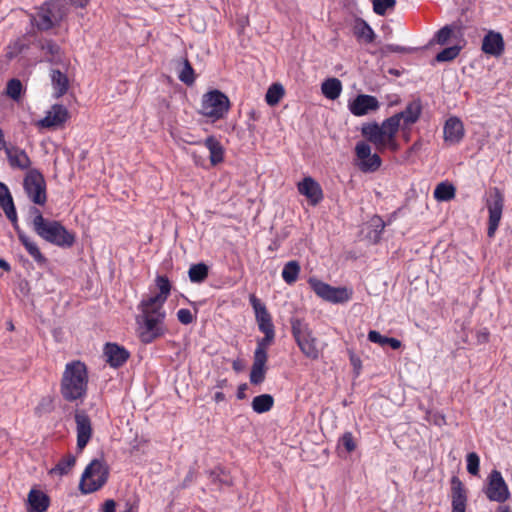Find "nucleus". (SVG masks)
<instances>
[{"mask_svg": "<svg viewBox=\"0 0 512 512\" xmlns=\"http://www.w3.org/2000/svg\"><path fill=\"white\" fill-rule=\"evenodd\" d=\"M104 355L111 367H121L129 358V352L116 343H107L104 347Z\"/></svg>", "mask_w": 512, "mask_h": 512, "instance_id": "nucleus-21", "label": "nucleus"}, {"mask_svg": "<svg viewBox=\"0 0 512 512\" xmlns=\"http://www.w3.org/2000/svg\"><path fill=\"white\" fill-rule=\"evenodd\" d=\"M228 385V381L227 379H220L217 381L216 383V387L219 388V389H223L225 388L226 386Z\"/></svg>", "mask_w": 512, "mask_h": 512, "instance_id": "nucleus-64", "label": "nucleus"}, {"mask_svg": "<svg viewBox=\"0 0 512 512\" xmlns=\"http://www.w3.org/2000/svg\"><path fill=\"white\" fill-rule=\"evenodd\" d=\"M232 368L236 372H241L244 368V364L241 360L237 359L233 361Z\"/></svg>", "mask_w": 512, "mask_h": 512, "instance_id": "nucleus-59", "label": "nucleus"}, {"mask_svg": "<svg viewBox=\"0 0 512 512\" xmlns=\"http://www.w3.org/2000/svg\"><path fill=\"white\" fill-rule=\"evenodd\" d=\"M466 461H467V471L471 475L477 476L479 473V463H480V459H479V456L477 455V453H475V452L468 453L467 457H466Z\"/></svg>", "mask_w": 512, "mask_h": 512, "instance_id": "nucleus-48", "label": "nucleus"}, {"mask_svg": "<svg viewBox=\"0 0 512 512\" xmlns=\"http://www.w3.org/2000/svg\"><path fill=\"white\" fill-rule=\"evenodd\" d=\"M355 154L359 160L358 168L364 173H371L377 171L382 160L376 153H371V147L364 141H360L355 146Z\"/></svg>", "mask_w": 512, "mask_h": 512, "instance_id": "nucleus-11", "label": "nucleus"}, {"mask_svg": "<svg viewBox=\"0 0 512 512\" xmlns=\"http://www.w3.org/2000/svg\"><path fill=\"white\" fill-rule=\"evenodd\" d=\"M284 95V89L280 84H272L265 95L266 102L273 106L276 105Z\"/></svg>", "mask_w": 512, "mask_h": 512, "instance_id": "nucleus-44", "label": "nucleus"}, {"mask_svg": "<svg viewBox=\"0 0 512 512\" xmlns=\"http://www.w3.org/2000/svg\"><path fill=\"white\" fill-rule=\"evenodd\" d=\"M299 273V263L295 260H292L284 265V268L282 270V278L287 284L291 285L297 281Z\"/></svg>", "mask_w": 512, "mask_h": 512, "instance_id": "nucleus-39", "label": "nucleus"}, {"mask_svg": "<svg viewBox=\"0 0 512 512\" xmlns=\"http://www.w3.org/2000/svg\"><path fill=\"white\" fill-rule=\"evenodd\" d=\"M490 501L504 503L510 497L509 488L498 470H492L488 476V484L484 490Z\"/></svg>", "mask_w": 512, "mask_h": 512, "instance_id": "nucleus-10", "label": "nucleus"}, {"mask_svg": "<svg viewBox=\"0 0 512 512\" xmlns=\"http://www.w3.org/2000/svg\"><path fill=\"white\" fill-rule=\"evenodd\" d=\"M0 268L6 272H9L11 270L10 264L2 258H0Z\"/></svg>", "mask_w": 512, "mask_h": 512, "instance_id": "nucleus-62", "label": "nucleus"}, {"mask_svg": "<svg viewBox=\"0 0 512 512\" xmlns=\"http://www.w3.org/2000/svg\"><path fill=\"white\" fill-rule=\"evenodd\" d=\"M155 283L157 288L159 289V293L156 295H149V297L165 304V302L168 299V296L170 295L171 283L168 277L165 275H158L155 279Z\"/></svg>", "mask_w": 512, "mask_h": 512, "instance_id": "nucleus-33", "label": "nucleus"}, {"mask_svg": "<svg viewBox=\"0 0 512 512\" xmlns=\"http://www.w3.org/2000/svg\"><path fill=\"white\" fill-rule=\"evenodd\" d=\"M460 53V47L459 46H451L443 49L441 52H439L435 59L437 62H447L455 59Z\"/></svg>", "mask_w": 512, "mask_h": 512, "instance_id": "nucleus-46", "label": "nucleus"}, {"mask_svg": "<svg viewBox=\"0 0 512 512\" xmlns=\"http://www.w3.org/2000/svg\"><path fill=\"white\" fill-rule=\"evenodd\" d=\"M248 386L246 383L240 384L237 390V398L240 400H243L246 398L245 391L247 390Z\"/></svg>", "mask_w": 512, "mask_h": 512, "instance_id": "nucleus-58", "label": "nucleus"}, {"mask_svg": "<svg viewBox=\"0 0 512 512\" xmlns=\"http://www.w3.org/2000/svg\"><path fill=\"white\" fill-rule=\"evenodd\" d=\"M58 9V4L53 1H48L42 4L36 13L30 15L31 24L40 31H47L54 27L55 11Z\"/></svg>", "mask_w": 512, "mask_h": 512, "instance_id": "nucleus-12", "label": "nucleus"}, {"mask_svg": "<svg viewBox=\"0 0 512 512\" xmlns=\"http://www.w3.org/2000/svg\"><path fill=\"white\" fill-rule=\"evenodd\" d=\"M88 370L85 363L74 360L66 364L60 382V393L68 402L83 400L88 390Z\"/></svg>", "mask_w": 512, "mask_h": 512, "instance_id": "nucleus-3", "label": "nucleus"}, {"mask_svg": "<svg viewBox=\"0 0 512 512\" xmlns=\"http://www.w3.org/2000/svg\"><path fill=\"white\" fill-rule=\"evenodd\" d=\"M51 82L55 90V98L62 97L69 88V80L65 73H62L58 69L51 70Z\"/></svg>", "mask_w": 512, "mask_h": 512, "instance_id": "nucleus-30", "label": "nucleus"}, {"mask_svg": "<svg viewBox=\"0 0 512 512\" xmlns=\"http://www.w3.org/2000/svg\"><path fill=\"white\" fill-rule=\"evenodd\" d=\"M464 137L463 123L457 117L449 118L444 125V139L450 144L459 143Z\"/></svg>", "mask_w": 512, "mask_h": 512, "instance_id": "nucleus-24", "label": "nucleus"}, {"mask_svg": "<svg viewBox=\"0 0 512 512\" xmlns=\"http://www.w3.org/2000/svg\"><path fill=\"white\" fill-rule=\"evenodd\" d=\"M350 112L355 116H364L370 112L377 111L380 103L375 96L359 94L348 105Z\"/></svg>", "mask_w": 512, "mask_h": 512, "instance_id": "nucleus-14", "label": "nucleus"}, {"mask_svg": "<svg viewBox=\"0 0 512 512\" xmlns=\"http://www.w3.org/2000/svg\"><path fill=\"white\" fill-rule=\"evenodd\" d=\"M455 187L446 182L439 183L434 190V198L438 201H449L455 197Z\"/></svg>", "mask_w": 512, "mask_h": 512, "instance_id": "nucleus-40", "label": "nucleus"}, {"mask_svg": "<svg viewBox=\"0 0 512 512\" xmlns=\"http://www.w3.org/2000/svg\"><path fill=\"white\" fill-rule=\"evenodd\" d=\"M0 207L3 209L6 217L11 221L14 228H17V213L13 198L6 184L0 182Z\"/></svg>", "mask_w": 512, "mask_h": 512, "instance_id": "nucleus-23", "label": "nucleus"}, {"mask_svg": "<svg viewBox=\"0 0 512 512\" xmlns=\"http://www.w3.org/2000/svg\"><path fill=\"white\" fill-rule=\"evenodd\" d=\"M381 51H382V53H386V52L408 53V52H410V49L400 46V45L388 44V45L384 46Z\"/></svg>", "mask_w": 512, "mask_h": 512, "instance_id": "nucleus-54", "label": "nucleus"}, {"mask_svg": "<svg viewBox=\"0 0 512 512\" xmlns=\"http://www.w3.org/2000/svg\"><path fill=\"white\" fill-rule=\"evenodd\" d=\"M17 232V236L19 241L23 244L27 252L34 259V261L40 265L45 266L48 263L47 258L42 254L39 247L35 242H33L17 225V228H14Z\"/></svg>", "mask_w": 512, "mask_h": 512, "instance_id": "nucleus-25", "label": "nucleus"}, {"mask_svg": "<svg viewBox=\"0 0 512 512\" xmlns=\"http://www.w3.org/2000/svg\"><path fill=\"white\" fill-rule=\"evenodd\" d=\"M74 419L77 432V450L81 452L92 438V423L90 417L84 410H76Z\"/></svg>", "mask_w": 512, "mask_h": 512, "instance_id": "nucleus-13", "label": "nucleus"}, {"mask_svg": "<svg viewBox=\"0 0 512 512\" xmlns=\"http://www.w3.org/2000/svg\"><path fill=\"white\" fill-rule=\"evenodd\" d=\"M372 222L375 227V231L380 234L384 230L385 223L383 222V220L380 217L374 218L372 220Z\"/></svg>", "mask_w": 512, "mask_h": 512, "instance_id": "nucleus-57", "label": "nucleus"}, {"mask_svg": "<svg viewBox=\"0 0 512 512\" xmlns=\"http://www.w3.org/2000/svg\"><path fill=\"white\" fill-rule=\"evenodd\" d=\"M76 463V456L71 453L65 455L55 467L50 470V474H58L60 476L66 475L74 467Z\"/></svg>", "mask_w": 512, "mask_h": 512, "instance_id": "nucleus-36", "label": "nucleus"}, {"mask_svg": "<svg viewBox=\"0 0 512 512\" xmlns=\"http://www.w3.org/2000/svg\"><path fill=\"white\" fill-rule=\"evenodd\" d=\"M267 358L258 352L257 356L253 357V364L250 372V382L253 385L261 384L265 380Z\"/></svg>", "mask_w": 512, "mask_h": 512, "instance_id": "nucleus-29", "label": "nucleus"}, {"mask_svg": "<svg viewBox=\"0 0 512 512\" xmlns=\"http://www.w3.org/2000/svg\"><path fill=\"white\" fill-rule=\"evenodd\" d=\"M386 148H389L394 152L399 149V144L396 141V135H393L391 138L389 136L384 138V150Z\"/></svg>", "mask_w": 512, "mask_h": 512, "instance_id": "nucleus-55", "label": "nucleus"}, {"mask_svg": "<svg viewBox=\"0 0 512 512\" xmlns=\"http://www.w3.org/2000/svg\"><path fill=\"white\" fill-rule=\"evenodd\" d=\"M291 331L300 351L309 359L317 360L320 356L318 340L308 323L299 318H291Z\"/></svg>", "mask_w": 512, "mask_h": 512, "instance_id": "nucleus-4", "label": "nucleus"}, {"mask_svg": "<svg viewBox=\"0 0 512 512\" xmlns=\"http://www.w3.org/2000/svg\"><path fill=\"white\" fill-rule=\"evenodd\" d=\"M163 306L164 303L154 300L149 296L143 297L138 304L137 308L140 313L136 316L135 320L142 343H152L165 334L166 329L163 326V322L166 313Z\"/></svg>", "mask_w": 512, "mask_h": 512, "instance_id": "nucleus-1", "label": "nucleus"}, {"mask_svg": "<svg viewBox=\"0 0 512 512\" xmlns=\"http://www.w3.org/2000/svg\"><path fill=\"white\" fill-rule=\"evenodd\" d=\"M452 35V28L448 25L442 27L437 33H436V41L440 45H444L448 42Z\"/></svg>", "mask_w": 512, "mask_h": 512, "instance_id": "nucleus-50", "label": "nucleus"}, {"mask_svg": "<svg viewBox=\"0 0 512 512\" xmlns=\"http://www.w3.org/2000/svg\"><path fill=\"white\" fill-rule=\"evenodd\" d=\"M53 409V403H52V399L47 397V398H43L39 405L36 407V413L37 414H42V413H49L51 412Z\"/></svg>", "mask_w": 512, "mask_h": 512, "instance_id": "nucleus-52", "label": "nucleus"}, {"mask_svg": "<svg viewBox=\"0 0 512 512\" xmlns=\"http://www.w3.org/2000/svg\"><path fill=\"white\" fill-rule=\"evenodd\" d=\"M34 44L44 53L46 61L52 64L62 63L63 52L60 46L54 40L47 38H39L35 41Z\"/></svg>", "mask_w": 512, "mask_h": 512, "instance_id": "nucleus-18", "label": "nucleus"}, {"mask_svg": "<svg viewBox=\"0 0 512 512\" xmlns=\"http://www.w3.org/2000/svg\"><path fill=\"white\" fill-rule=\"evenodd\" d=\"M451 512H466L467 490L457 476L451 478Z\"/></svg>", "mask_w": 512, "mask_h": 512, "instance_id": "nucleus-15", "label": "nucleus"}, {"mask_svg": "<svg viewBox=\"0 0 512 512\" xmlns=\"http://www.w3.org/2000/svg\"><path fill=\"white\" fill-rule=\"evenodd\" d=\"M321 91L326 98L335 100L341 94L342 83L337 78H329L322 83Z\"/></svg>", "mask_w": 512, "mask_h": 512, "instance_id": "nucleus-32", "label": "nucleus"}, {"mask_svg": "<svg viewBox=\"0 0 512 512\" xmlns=\"http://www.w3.org/2000/svg\"><path fill=\"white\" fill-rule=\"evenodd\" d=\"M69 118L67 108L61 104H54L47 115L39 121V125L45 128L62 126Z\"/></svg>", "mask_w": 512, "mask_h": 512, "instance_id": "nucleus-19", "label": "nucleus"}, {"mask_svg": "<svg viewBox=\"0 0 512 512\" xmlns=\"http://www.w3.org/2000/svg\"><path fill=\"white\" fill-rule=\"evenodd\" d=\"M29 212L33 215V230L40 238L61 248L74 245L75 234L68 231L61 222L44 218L41 211L34 206L30 207Z\"/></svg>", "mask_w": 512, "mask_h": 512, "instance_id": "nucleus-2", "label": "nucleus"}, {"mask_svg": "<svg viewBox=\"0 0 512 512\" xmlns=\"http://www.w3.org/2000/svg\"><path fill=\"white\" fill-rule=\"evenodd\" d=\"M361 133L369 142L376 146L378 151H384L385 135L383 129L378 123L373 122L363 125Z\"/></svg>", "mask_w": 512, "mask_h": 512, "instance_id": "nucleus-26", "label": "nucleus"}, {"mask_svg": "<svg viewBox=\"0 0 512 512\" xmlns=\"http://www.w3.org/2000/svg\"><path fill=\"white\" fill-rule=\"evenodd\" d=\"M182 69L178 74V78L184 84L190 86L195 82L194 69L187 58H183L180 61Z\"/></svg>", "mask_w": 512, "mask_h": 512, "instance_id": "nucleus-41", "label": "nucleus"}, {"mask_svg": "<svg viewBox=\"0 0 512 512\" xmlns=\"http://www.w3.org/2000/svg\"><path fill=\"white\" fill-rule=\"evenodd\" d=\"M308 283L317 296L332 303L347 302L352 295L345 287H333L315 278H310Z\"/></svg>", "mask_w": 512, "mask_h": 512, "instance_id": "nucleus-8", "label": "nucleus"}, {"mask_svg": "<svg viewBox=\"0 0 512 512\" xmlns=\"http://www.w3.org/2000/svg\"><path fill=\"white\" fill-rule=\"evenodd\" d=\"M116 502L113 499H108L103 504V512H115Z\"/></svg>", "mask_w": 512, "mask_h": 512, "instance_id": "nucleus-56", "label": "nucleus"}, {"mask_svg": "<svg viewBox=\"0 0 512 512\" xmlns=\"http://www.w3.org/2000/svg\"><path fill=\"white\" fill-rule=\"evenodd\" d=\"M248 117L250 120L252 121H258L259 118H260V112L257 111L256 109H251L249 112H248Z\"/></svg>", "mask_w": 512, "mask_h": 512, "instance_id": "nucleus-60", "label": "nucleus"}, {"mask_svg": "<svg viewBox=\"0 0 512 512\" xmlns=\"http://www.w3.org/2000/svg\"><path fill=\"white\" fill-rule=\"evenodd\" d=\"M5 153L11 168L26 170L31 166V160L25 150L11 146L5 148Z\"/></svg>", "mask_w": 512, "mask_h": 512, "instance_id": "nucleus-22", "label": "nucleus"}, {"mask_svg": "<svg viewBox=\"0 0 512 512\" xmlns=\"http://www.w3.org/2000/svg\"><path fill=\"white\" fill-rule=\"evenodd\" d=\"M421 111V102L415 100L410 102L403 111L396 113V116L399 117L400 121L403 120L404 127H408L418 121Z\"/></svg>", "mask_w": 512, "mask_h": 512, "instance_id": "nucleus-28", "label": "nucleus"}, {"mask_svg": "<svg viewBox=\"0 0 512 512\" xmlns=\"http://www.w3.org/2000/svg\"><path fill=\"white\" fill-rule=\"evenodd\" d=\"M23 187L34 204L43 206L46 203V182L39 170L31 169L28 171L23 181Z\"/></svg>", "mask_w": 512, "mask_h": 512, "instance_id": "nucleus-7", "label": "nucleus"}, {"mask_svg": "<svg viewBox=\"0 0 512 512\" xmlns=\"http://www.w3.org/2000/svg\"><path fill=\"white\" fill-rule=\"evenodd\" d=\"M22 83L19 79L13 78L8 81L6 86V94L13 100L17 101L20 99L22 92Z\"/></svg>", "mask_w": 512, "mask_h": 512, "instance_id": "nucleus-45", "label": "nucleus"}, {"mask_svg": "<svg viewBox=\"0 0 512 512\" xmlns=\"http://www.w3.org/2000/svg\"><path fill=\"white\" fill-rule=\"evenodd\" d=\"M481 49L485 54L501 56L505 49L502 35L499 32L489 31L483 38Z\"/></svg>", "mask_w": 512, "mask_h": 512, "instance_id": "nucleus-20", "label": "nucleus"}, {"mask_svg": "<svg viewBox=\"0 0 512 512\" xmlns=\"http://www.w3.org/2000/svg\"><path fill=\"white\" fill-rule=\"evenodd\" d=\"M177 318L179 322H181L184 325H188L193 322V315L189 309H180L177 312Z\"/></svg>", "mask_w": 512, "mask_h": 512, "instance_id": "nucleus-53", "label": "nucleus"}, {"mask_svg": "<svg viewBox=\"0 0 512 512\" xmlns=\"http://www.w3.org/2000/svg\"><path fill=\"white\" fill-rule=\"evenodd\" d=\"M205 146L210 152V161L212 165H217L223 161L224 149L215 137L209 136L206 138Z\"/></svg>", "mask_w": 512, "mask_h": 512, "instance_id": "nucleus-31", "label": "nucleus"}, {"mask_svg": "<svg viewBox=\"0 0 512 512\" xmlns=\"http://www.w3.org/2000/svg\"><path fill=\"white\" fill-rule=\"evenodd\" d=\"M70 2H71V4H73L77 7L84 8L89 3V0H70Z\"/></svg>", "mask_w": 512, "mask_h": 512, "instance_id": "nucleus-61", "label": "nucleus"}, {"mask_svg": "<svg viewBox=\"0 0 512 512\" xmlns=\"http://www.w3.org/2000/svg\"><path fill=\"white\" fill-rule=\"evenodd\" d=\"M109 477V467L103 460L94 459L86 467L80 481V489L88 494L102 488Z\"/></svg>", "mask_w": 512, "mask_h": 512, "instance_id": "nucleus-5", "label": "nucleus"}, {"mask_svg": "<svg viewBox=\"0 0 512 512\" xmlns=\"http://www.w3.org/2000/svg\"><path fill=\"white\" fill-rule=\"evenodd\" d=\"M28 512H45L50 504V499L47 494L41 490L31 489L28 498Z\"/></svg>", "mask_w": 512, "mask_h": 512, "instance_id": "nucleus-27", "label": "nucleus"}, {"mask_svg": "<svg viewBox=\"0 0 512 512\" xmlns=\"http://www.w3.org/2000/svg\"><path fill=\"white\" fill-rule=\"evenodd\" d=\"M368 340L377 343L380 346L390 345L392 349L396 350L401 347V341L396 338H391L381 335L378 331L371 330L368 333Z\"/></svg>", "mask_w": 512, "mask_h": 512, "instance_id": "nucleus-37", "label": "nucleus"}, {"mask_svg": "<svg viewBox=\"0 0 512 512\" xmlns=\"http://www.w3.org/2000/svg\"><path fill=\"white\" fill-rule=\"evenodd\" d=\"M400 123L401 121L396 114L384 120L380 126L383 129L385 137L389 136L391 138L393 135H396L399 130Z\"/></svg>", "mask_w": 512, "mask_h": 512, "instance_id": "nucleus-43", "label": "nucleus"}, {"mask_svg": "<svg viewBox=\"0 0 512 512\" xmlns=\"http://www.w3.org/2000/svg\"><path fill=\"white\" fill-rule=\"evenodd\" d=\"M298 191L308 199L311 205H317L323 199V190L320 184L310 176L298 183Z\"/></svg>", "mask_w": 512, "mask_h": 512, "instance_id": "nucleus-17", "label": "nucleus"}, {"mask_svg": "<svg viewBox=\"0 0 512 512\" xmlns=\"http://www.w3.org/2000/svg\"><path fill=\"white\" fill-rule=\"evenodd\" d=\"M341 444L344 446L347 452H353L356 449V443L351 432H345L341 439Z\"/></svg>", "mask_w": 512, "mask_h": 512, "instance_id": "nucleus-51", "label": "nucleus"}, {"mask_svg": "<svg viewBox=\"0 0 512 512\" xmlns=\"http://www.w3.org/2000/svg\"><path fill=\"white\" fill-rule=\"evenodd\" d=\"M208 273V266L205 263H198L191 265L188 271V276L191 282L202 283L207 279Z\"/></svg>", "mask_w": 512, "mask_h": 512, "instance_id": "nucleus-38", "label": "nucleus"}, {"mask_svg": "<svg viewBox=\"0 0 512 512\" xmlns=\"http://www.w3.org/2000/svg\"><path fill=\"white\" fill-rule=\"evenodd\" d=\"M264 337L257 341V347L254 352V356H257L258 352L264 355V358L268 359L267 348L273 343L275 338V330L262 331Z\"/></svg>", "mask_w": 512, "mask_h": 512, "instance_id": "nucleus-42", "label": "nucleus"}, {"mask_svg": "<svg viewBox=\"0 0 512 512\" xmlns=\"http://www.w3.org/2000/svg\"><path fill=\"white\" fill-rule=\"evenodd\" d=\"M396 0H373V10L378 15H385L387 9L393 8Z\"/></svg>", "mask_w": 512, "mask_h": 512, "instance_id": "nucleus-49", "label": "nucleus"}, {"mask_svg": "<svg viewBox=\"0 0 512 512\" xmlns=\"http://www.w3.org/2000/svg\"><path fill=\"white\" fill-rule=\"evenodd\" d=\"M249 301L254 310L259 330L261 332L275 330L274 325L272 323L271 315L268 312L265 304L262 303L261 300L258 299L255 294H251L249 296Z\"/></svg>", "mask_w": 512, "mask_h": 512, "instance_id": "nucleus-16", "label": "nucleus"}, {"mask_svg": "<svg viewBox=\"0 0 512 512\" xmlns=\"http://www.w3.org/2000/svg\"><path fill=\"white\" fill-rule=\"evenodd\" d=\"M214 400L216 403L222 402L225 400V395L222 392H216L214 395Z\"/></svg>", "mask_w": 512, "mask_h": 512, "instance_id": "nucleus-63", "label": "nucleus"}, {"mask_svg": "<svg viewBox=\"0 0 512 512\" xmlns=\"http://www.w3.org/2000/svg\"><path fill=\"white\" fill-rule=\"evenodd\" d=\"M354 35L366 43H372L375 39V33L370 25L364 20H359L354 26Z\"/></svg>", "mask_w": 512, "mask_h": 512, "instance_id": "nucleus-35", "label": "nucleus"}, {"mask_svg": "<svg viewBox=\"0 0 512 512\" xmlns=\"http://www.w3.org/2000/svg\"><path fill=\"white\" fill-rule=\"evenodd\" d=\"M230 109L229 98L219 90H212L203 95L201 113L214 121L222 119Z\"/></svg>", "mask_w": 512, "mask_h": 512, "instance_id": "nucleus-6", "label": "nucleus"}, {"mask_svg": "<svg viewBox=\"0 0 512 512\" xmlns=\"http://www.w3.org/2000/svg\"><path fill=\"white\" fill-rule=\"evenodd\" d=\"M28 47L29 45L25 41V39L19 38L9 46V52L7 53V57L12 59L18 54L22 53L24 50L28 49Z\"/></svg>", "mask_w": 512, "mask_h": 512, "instance_id": "nucleus-47", "label": "nucleus"}, {"mask_svg": "<svg viewBox=\"0 0 512 512\" xmlns=\"http://www.w3.org/2000/svg\"><path fill=\"white\" fill-rule=\"evenodd\" d=\"M504 207V196L501 191L494 187L491 190L490 198L487 200V208L489 211L487 235L492 238L499 226L502 211Z\"/></svg>", "mask_w": 512, "mask_h": 512, "instance_id": "nucleus-9", "label": "nucleus"}, {"mask_svg": "<svg viewBox=\"0 0 512 512\" xmlns=\"http://www.w3.org/2000/svg\"><path fill=\"white\" fill-rule=\"evenodd\" d=\"M252 409L258 414L268 412L274 405V398L270 394H261L253 398Z\"/></svg>", "mask_w": 512, "mask_h": 512, "instance_id": "nucleus-34", "label": "nucleus"}]
</instances>
